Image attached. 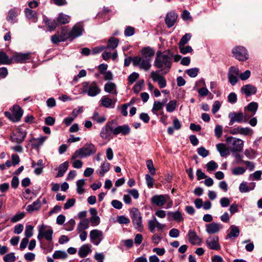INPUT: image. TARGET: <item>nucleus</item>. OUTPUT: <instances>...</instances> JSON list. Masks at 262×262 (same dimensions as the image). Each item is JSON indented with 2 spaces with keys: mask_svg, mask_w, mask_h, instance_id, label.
<instances>
[{
  "mask_svg": "<svg viewBox=\"0 0 262 262\" xmlns=\"http://www.w3.org/2000/svg\"><path fill=\"white\" fill-rule=\"evenodd\" d=\"M173 53L170 50L164 51L158 50L156 53L154 66L160 70L163 74L168 73L172 64Z\"/></svg>",
  "mask_w": 262,
  "mask_h": 262,
  "instance_id": "nucleus-1",
  "label": "nucleus"
},
{
  "mask_svg": "<svg viewBox=\"0 0 262 262\" xmlns=\"http://www.w3.org/2000/svg\"><path fill=\"white\" fill-rule=\"evenodd\" d=\"M97 151L95 146L92 143L86 144L85 145L76 150L71 157V160H73L77 158H83L88 157L94 154Z\"/></svg>",
  "mask_w": 262,
  "mask_h": 262,
  "instance_id": "nucleus-2",
  "label": "nucleus"
},
{
  "mask_svg": "<svg viewBox=\"0 0 262 262\" xmlns=\"http://www.w3.org/2000/svg\"><path fill=\"white\" fill-rule=\"evenodd\" d=\"M24 111L19 105H14L11 112L6 111L4 112L5 116L13 122H18L20 120L23 115Z\"/></svg>",
  "mask_w": 262,
  "mask_h": 262,
  "instance_id": "nucleus-3",
  "label": "nucleus"
},
{
  "mask_svg": "<svg viewBox=\"0 0 262 262\" xmlns=\"http://www.w3.org/2000/svg\"><path fill=\"white\" fill-rule=\"evenodd\" d=\"M82 92L87 93L89 96L94 97L99 94L101 90L95 81L84 82L82 83Z\"/></svg>",
  "mask_w": 262,
  "mask_h": 262,
  "instance_id": "nucleus-4",
  "label": "nucleus"
},
{
  "mask_svg": "<svg viewBox=\"0 0 262 262\" xmlns=\"http://www.w3.org/2000/svg\"><path fill=\"white\" fill-rule=\"evenodd\" d=\"M226 141L228 144H230L229 148L232 152H241L243 150L244 141L242 139L230 136L227 137Z\"/></svg>",
  "mask_w": 262,
  "mask_h": 262,
  "instance_id": "nucleus-5",
  "label": "nucleus"
},
{
  "mask_svg": "<svg viewBox=\"0 0 262 262\" xmlns=\"http://www.w3.org/2000/svg\"><path fill=\"white\" fill-rule=\"evenodd\" d=\"M130 213L134 226L138 231L142 232L143 230V226L140 212L137 208H134L130 211Z\"/></svg>",
  "mask_w": 262,
  "mask_h": 262,
  "instance_id": "nucleus-6",
  "label": "nucleus"
},
{
  "mask_svg": "<svg viewBox=\"0 0 262 262\" xmlns=\"http://www.w3.org/2000/svg\"><path fill=\"white\" fill-rule=\"evenodd\" d=\"M27 132L26 130H23L20 127H18L11 133L10 135V140L12 142L20 144L24 141Z\"/></svg>",
  "mask_w": 262,
  "mask_h": 262,
  "instance_id": "nucleus-7",
  "label": "nucleus"
},
{
  "mask_svg": "<svg viewBox=\"0 0 262 262\" xmlns=\"http://www.w3.org/2000/svg\"><path fill=\"white\" fill-rule=\"evenodd\" d=\"M232 53L236 59L239 61H246L248 59V54L246 49L242 46H237L232 49Z\"/></svg>",
  "mask_w": 262,
  "mask_h": 262,
  "instance_id": "nucleus-8",
  "label": "nucleus"
},
{
  "mask_svg": "<svg viewBox=\"0 0 262 262\" xmlns=\"http://www.w3.org/2000/svg\"><path fill=\"white\" fill-rule=\"evenodd\" d=\"M150 59H143L139 56L133 58V64L134 66H139L140 69L145 71L148 70L151 67Z\"/></svg>",
  "mask_w": 262,
  "mask_h": 262,
  "instance_id": "nucleus-9",
  "label": "nucleus"
},
{
  "mask_svg": "<svg viewBox=\"0 0 262 262\" xmlns=\"http://www.w3.org/2000/svg\"><path fill=\"white\" fill-rule=\"evenodd\" d=\"M46 228L47 226L44 224L39 226L38 228V234L37 235V238L39 240H41L43 237H44L48 241H52L53 231L51 228L48 230H46Z\"/></svg>",
  "mask_w": 262,
  "mask_h": 262,
  "instance_id": "nucleus-10",
  "label": "nucleus"
},
{
  "mask_svg": "<svg viewBox=\"0 0 262 262\" xmlns=\"http://www.w3.org/2000/svg\"><path fill=\"white\" fill-rule=\"evenodd\" d=\"M230 118L229 125H233L235 122L242 123L243 122H246L248 121L247 119L245 118L244 114L242 112H232L229 114Z\"/></svg>",
  "mask_w": 262,
  "mask_h": 262,
  "instance_id": "nucleus-11",
  "label": "nucleus"
},
{
  "mask_svg": "<svg viewBox=\"0 0 262 262\" xmlns=\"http://www.w3.org/2000/svg\"><path fill=\"white\" fill-rule=\"evenodd\" d=\"M219 241V238L217 236H210L206 239V244L210 249L219 250L221 249V246Z\"/></svg>",
  "mask_w": 262,
  "mask_h": 262,
  "instance_id": "nucleus-12",
  "label": "nucleus"
},
{
  "mask_svg": "<svg viewBox=\"0 0 262 262\" xmlns=\"http://www.w3.org/2000/svg\"><path fill=\"white\" fill-rule=\"evenodd\" d=\"M90 237L91 242L95 245H98L103 238L102 231L94 229L90 231Z\"/></svg>",
  "mask_w": 262,
  "mask_h": 262,
  "instance_id": "nucleus-13",
  "label": "nucleus"
},
{
  "mask_svg": "<svg viewBox=\"0 0 262 262\" xmlns=\"http://www.w3.org/2000/svg\"><path fill=\"white\" fill-rule=\"evenodd\" d=\"M169 198V197L168 195L156 194L151 198L150 201L152 204L158 207H162L165 205L167 199Z\"/></svg>",
  "mask_w": 262,
  "mask_h": 262,
  "instance_id": "nucleus-14",
  "label": "nucleus"
},
{
  "mask_svg": "<svg viewBox=\"0 0 262 262\" xmlns=\"http://www.w3.org/2000/svg\"><path fill=\"white\" fill-rule=\"evenodd\" d=\"M159 72L152 71L150 73V77L154 81H157L159 87L162 89L166 86V81L163 76L159 75Z\"/></svg>",
  "mask_w": 262,
  "mask_h": 262,
  "instance_id": "nucleus-15",
  "label": "nucleus"
},
{
  "mask_svg": "<svg viewBox=\"0 0 262 262\" xmlns=\"http://www.w3.org/2000/svg\"><path fill=\"white\" fill-rule=\"evenodd\" d=\"M83 31V26L81 23H77L75 25L71 31H70L71 35V40H73L76 37H78L82 35Z\"/></svg>",
  "mask_w": 262,
  "mask_h": 262,
  "instance_id": "nucleus-16",
  "label": "nucleus"
},
{
  "mask_svg": "<svg viewBox=\"0 0 262 262\" xmlns=\"http://www.w3.org/2000/svg\"><path fill=\"white\" fill-rule=\"evenodd\" d=\"M30 58V55L29 53H17L12 55L11 60L12 62L13 61L16 63H24Z\"/></svg>",
  "mask_w": 262,
  "mask_h": 262,
  "instance_id": "nucleus-17",
  "label": "nucleus"
},
{
  "mask_svg": "<svg viewBox=\"0 0 262 262\" xmlns=\"http://www.w3.org/2000/svg\"><path fill=\"white\" fill-rule=\"evenodd\" d=\"M257 89L254 85L248 84L243 85L241 89V92L244 94L246 97H249L256 94Z\"/></svg>",
  "mask_w": 262,
  "mask_h": 262,
  "instance_id": "nucleus-18",
  "label": "nucleus"
},
{
  "mask_svg": "<svg viewBox=\"0 0 262 262\" xmlns=\"http://www.w3.org/2000/svg\"><path fill=\"white\" fill-rule=\"evenodd\" d=\"M20 12V10L18 8H14L10 9L7 16V20L12 24L16 23L17 21L16 17Z\"/></svg>",
  "mask_w": 262,
  "mask_h": 262,
  "instance_id": "nucleus-19",
  "label": "nucleus"
},
{
  "mask_svg": "<svg viewBox=\"0 0 262 262\" xmlns=\"http://www.w3.org/2000/svg\"><path fill=\"white\" fill-rule=\"evenodd\" d=\"M189 242L193 245H200L202 242L201 239L198 236L196 233L193 230H189L188 234Z\"/></svg>",
  "mask_w": 262,
  "mask_h": 262,
  "instance_id": "nucleus-20",
  "label": "nucleus"
},
{
  "mask_svg": "<svg viewBox=\"0 0 262 262\" xmlns=\"http://www.w3.org/2000/svg\"><path fill=\"white\" fill-rule=\"evenodd\" d=\"M130 132V128L127 124L118 126L115 128L114 135L117 136L119 134H121L123 136L128 135Z\"/></svg>",
  "mask_w": 262,
  "mask_h": 262,
  "instance_id": "nucleus-21",
  "label": "nucleus"
},
{
  "mask_svg": "<svg viewBox=\"0 0 262 262\" xmlns=\"http://www.w3.org/2000/svg\"><path fill=\"white\" fill-rule=\"evenodd\" d=\"M178 15L174 12L167 13L165 21L168 28L172 27L175 24Z\"/></svg>",
  "mask_w": 262,
  "mask_h": 262,
  "instance_id": "nucleus-22",
  "label": "nucleus"
},
{
  "mask_svg": "<svg viewBox=\"0 0 262 262\" xmlns=\"http://www.w3.org/2000/svg\"><path fill=\"white\" fill-rule=\"evenodd\" d=\"M116 101V99L113 101L106 96H103L101 99V103L102 106L106 108H114Z\"/></svg>",
  "mask_w": 262,
  "mask_h": 262,
  "instance_id": "nucleus-23",
  "label": "nucleus"
},
{
  "mask_svg": "<svg viewBox=\"0 0 262 262\" xmlns=\"http://www.w3.org/2000/svg\"><path fill=\"white\" fill-rule=\"evenodd\" d=\"M221 225L216 223H212L206 225V231L210 234H214L218 232L221 228Z\"/></svg>",
  "mask_w": 262,
  "mask_h": 262,
  "instance_id": "nucleus-24",
  "label": "nucleus"
},
{
  "mask_svg": "<svg viewBox=\"0 0 262 262\" xmlns=\"http://www.w3.org/2000/svg\"><path fill=\"white\" fill-rule=\"evenodd\" d=\"M46 139V137L33 138L30 141L31 142V145L33 148L39 149V147L42 145Z\"/></svg>",
  "mask_w": 262,
  "mask_h": 262,
  "instance_id": "nucleus-25",
  "label": "nucleus"
},
{
  "mask_svg": "<svg viewBox=\"0 0 262 262\" xmlns=\"http://www.w3.org/2000/svg\"><path fill=\"white\" fill-rule=\"evenodd\" d=\"M119 42V39L114 37H111L108 40L107 46H105V49H108L113 50L117 48Z\"/></svg>",
  "mask_w": 262,
  "mask_h": 262,
  "instance_id": "nucleus-26",
  "label": "nucleus"
},
{
  "mask_svg": "<svg viewBox=\"0 0 262 262\" xmlns=\"http://www.w3.org/2000/svg\"><path fill=\"white\" fill-rule=\"evenodd\" d=\"M25 12L26 16L28 19L31 20L33 22H36L37 21V17L36 11L32 10L31 9L26 8Z\"/></svg>",
  "mask_w": 262,
  "mask_h": 262,
  "instance_id": "nucleus-27",
  "label": "nucleus"
},
{
  "mask_svg": "<svg viewBox=\"0 0 262 262\" xmlns=\"http://www.w3.org/2000/svg\"><path fill=\"white\" fill-rule=\"evenodd\" d=\"M110 169V164L105 160L100 166V169L97 170V173L99 176L102 177Z\"/></svg>",
  "mask_w": 262,
  "mask_h": 262,
  "instance_id": "nucleus-28",
  "label": "nucleus"
},
{
  "mask_svg": "<svg viewBox=\"0 0 262 262\" xmlns=\"http://www.w3.org/2000/svg\"><path fill=\"white\" fill-rule=\"evenodd\" d=\"M104 91L108 93H112L114 95L117 94L116 85L113 82H107L104 85Z\"/></svg>",
  "mask_w": 262,
  "mask_h": 262,
  "instance_id": "nucleus-29",
  "label": "nucleus"
},
{
  "mask_svg": "<svg viewBox=\"0 0 262 262\" xmlns=\"http://www.w3.org/2000/svg\"><path fill=\"white\" fill-rule=\"evenodd\" d=\"M71 20V17L69 15H66L62 13H60L58 14L57 18V21L58 23L60 25H64L70 22Z\"/></svg>",
  "mask_w": 262,
  "mask_h": 262,
  "instance_id": "nucleus-30",
  "label": "nucleus"
},
{
  "mask_svg": "<svg viewBox=\"0 0 262 262\" xmlns=\"http://www.w3.org/2000/svg\"><path fill=\"white\" fill-rule=\"evenodd\" d=\"M216 148L222 157H225L229 154V149L224 143H219L216 145Z\"/></svg>",
  "mask_w": 262,
  "mask_h": 262,
  "instance_id": "nucleus-31",
  "label": "nucleus"
},
{
  "mask_svg": "<svg viewBox=\"0 0 262 262\" xmlns=\"http://www.w3.org/2000/svg\"><path fill=\"white\" fill-rule=\"evenodd\" d=\"M60 36V38L62 40V41H64L67 39L71 40V35L70 32L68 31L66 27H64L62 28L60 32H58Z\"/></svg>",
  "mask_w": 262,
  "mask_h": 262,
  "instance_id": "nucleus-32",
  "label": "nucleus"
},
{
  "mask_svg": "<svg viewBox=\"0 0 262 262\" xmlns=\"http://www.w3.org/2000/svg\"><path fill=\"white\" fill-rule=\"evenodd\" d=\"M142 54L146 59H150L155 55V51L152 48L148 47L144 48L142 50Z\"/></svg>",
  "mask_w": 262,
  "mask_h": 262,
  "instance_id": "nucleus-33",
  "label": "nucleus"
},
{
  "mask_svg": "<svg viewBox=\"0 0 262 262\" xmlns=\"http://www.w3.org/2000/svg\"><path fill=\"white\" fill-rule=\"evenodd\" d=\"M89 227V220L88 219H85L78 224L77 228V231L78 233L84 231Z\"/></svg>",
  "mask_w": 262,
  "mask_h": 262,
  "instance_id": "nucleus-34",
  "label": "nucleus"
},
{
  "mask_svg": "<svg viewBox=\"0 0 262 262\" xmlns=\"http://www.w3.org/2000/svg\"><path fill=\"white\" fill-rule=\"evenodd\" d=\"M91 251V250L89 245H84L80 248L78 251V255L80 257L83 258L86 257Z\"/></svg>",
  "mask_w": 262,
  "mask_h": 262,
  "instance_id": "nucleus-35",
  "label": "nucleus"
},
{
  "mask_svg": "<svg viewBox=\"0 0 262 262\" xmlns=\"http://www.w3.org/2000/svg\"><path fill=\"white\" fill-rule=\"evenodd\" d=\"M68 167L69 162L68 161H66L64 163L60 164L58 167V171L56 177H62L64 175L66 171L67 170Z\"/></svg>",
  "mask_w": 262,
  "mask_h": 262,
  "instance_id": "nucleus-36",
  "label": "nucleus"
},
{
  "mask_svg": "<svg viewBox=\"0 0 262 262\" xmlns=\"http://www.w3.org/2000/svg\"><path fill=\"white\" fill-rule=\"evenodd\" d=\"M11 63V58L9 59L5 52H0V64H9Z\"/></svg>",
  "mask_w": 262,
  "mask_h": 262,
  "instance_id": "nucleus-37",
  "label": "nucleus"
},
{
  "mask_svg": "<svg viewBox=\"0 0 262 262\" xmlns=\"http://www.w3.org/2000/svg\"><path fill=\"white\" fill-rule=\"evenodd\" d=\"M231 231L227 235V238H231L232 237H237L239 234V228L235 226L232 225L230 227Z\"/></svg>",
  "mask_w": 262,
  "mask_h": 262,
  "instance_id": "nucleus-38",
  "label": "nucleus"
},
{
  "mask_svg": "<svg viewBox=\"0 0 262 262\" xmlns=\"http://www.w3.org/2000/svg\"><path fill=\"white\" fill-rule=\"evenodd\" d=\"M55 19H47L45 20L46 26H48V30L50 31L55 29L57 26V23Z\"/></svg>",
  "mask_w": 262,
  "mask_h": 262,
  "instance_id": "nucleus-39",
  "label": "nucleus"
},
{
  "mask_svg": "<svg viewBox=\"0 0 262 262\" xmlns=\"http://www.w3.org/2000/svg\"><path fill=\"white\" fill-rule=\"evenodd\" d=\"M68 256V254L66 253V252L64 251H61V250H56L54 252V253L53 254V257L54 259H64L67 258Z\"/></svg>",
  "mask_w": 262,
  "mask_h": 262,
  "instance_id": "nucleus-40",
  "label": "nucleus"
},
{
  "mask_svg": "<svg viewBox=\"0 0 262 262\" xmlns=\"http://www.w3.org/2000/svg\"><path fill=\"white\" fill-rule=\"evenodd\" d=\"M40 207V202L39 200H37L34 201L32 204L28 205L27 208V210L28 212H32L38 210Z\"/></svg>",
  "mask_w": 262,
  "mask_h": 262,
  "instance_id": "nucleus-41",
  "label": "nucleus"
},
{
  "mask_svg": "<svg viewBox=\"0 0 262 262\" xmlns=\"http://www.w3.org/2000/svg\"><path fill=\"white\" fill-rule=\"evenodd\" d=\"M92 119L97 123H102L106 120V118L104 116H100L97 112H95L92 117Z\"/></svg>",
  "mask_w": 262,
  "mask_h": 262,
  "instance_id": "nucleus-42",
  "label": "nucleus"
},
{
  "mask_svg": "<svg viewBox=\"0 0 262 262\" xmlns=\"http://www.w3.org/2000/svg\"><path fill=\"white\" fill-rule=\"evenodd\" d=\"M85 184V180L80 179L77 181V191L78 194H82L84 192L83 187Z\"/></svg>",
  "mask_w": 262,
  "mask_h": 262,
  "instance_id": "nucleus-43",
  "label": "nucleus"
},
{
  "mask_svg": "<svg viewBox=\"0 0 262 262\" xmlns=\"http://www.w3.org/2000/svg\"><path fill=\"white\" fill-rule=\"evenodd\" d=\"M157 222V220L155 216H153V219L149 220L148 222V228L149 230L151 233H154L155 231V228L156 227V223Z\"/></svg>",
  "mask_w": 262,
  "mask_h": 262,
  "instance_id": "nucleus-44",
  "label": "nucleus"
},
{
  "mask_svg": "<svg viewBox=\"0 0 262 262\" xmlns=\"http://www.w3.org/2000/svg\"><path fill=\"white\" fill-rule=\"evenodd\" d=\"M117 122L115 120H111V121H108L106 125H105V127L110 132H112L113 134H114V125H117Z\"/></svg>",
  "mask_w": 262,
  "mask_h": 262,
  "instance_id": "nucleus-45",
  "label": "nucleus"
},
{
  "mask_svg": "<svg viewBox=\"0 0 262 262\" xmlns=\"http://www.w3.org/2000/svg\"><path fill=\"white\" fill-rule=\"evenodd\" d=\"M177 101L175 100L170 101L166 105V111L168 112H173L176 108Z\"/></svg>",
  "mask_w": 262,
  "mask_h": 262,
  "instance_id": "nucleus-46",
  "label": "nucleus"
},
{
  "mask_svg": "<svg viewBox=\"0 0 262 262\" xmlns=\"http://www.w3.org/2000/svg\"><path fill=\"white\" fill-rule=\"evenodd\" d=\"M3 260L5 262H14L16 260L14 253L11 252L6 254L3 257Z\"/></svg>",
  "mask_w": 262,
  "mask_h": 262,
  "instance_id": "nucleus-47",
  "label": "nucleus"
},
{
  "mask_svg": "<svg viewBox=\"0 0 262 262\" xmlns=\"http://www.w3.org/2000/svg\"><path fill=\"white\" fill-rule=\"evenodd\" d=\"M100 137L104 140L110 138L111 135V132L107 130L105 127H103L100 132Z\"/></svg>",
  "mask_w": 262,
  "mask_h": 262,
  "instance_id": "nucleus-48",
  "label": "nucleus"
},
{
  "mask_svg": "<svg viewBox=\"0 0 262 262\" xmlns=\"http://www.w3.org/2000/svg\"><path fill=\"white\" fill-rule=\"evenodd\" d=\"M75 225V221L74 219H72L70 220L65 225L64 229L67 231H72Z\"/></svg>",
  "mask_w": 262,
  "mask_h": 262,
  "instance_id": "nucleus-49",
  "label": "nucleus"
},
{
  "mask_svg": "<svg viewBox=\"0 0 262 262\" xmlns=\"http://www.w3.org/2000/svg\"><path fill=\"white\" fill-rule=\"evenodd\" d=\"M168 214H172V216L173 219L174 221H176L178 222H181L183 220V217L182 216V213L179 211H175L174 212H168Z\"/></svg>",
  "mask_w": 262,
  "mask_h": 262,
  "instance_id": "nucleus-50",
  "label": "nucleus"
},
{
  "mask_svg": "<svg viewBox=\"0 0 262 262\" xmlns=\"http://www.w3.org/2000/svg\"><path fill=\"white\" fill-rule=\"evenodd\" d=\"M191 37V35L190 34L187 33L185 34L180 39L178 46H185L188 41L190 40Z\"/></svg>",
  "mask_w": 262,
  "mask_h": 262,
  "instance_id": "nucleus-51",
  "label": "nucleus"
},
{
  "mask_svg": "<svg viewBox=\"0 0 262 262\" xmlns=\"http://www.w3.org/2000/svg\"><path fill=\"white\" fill-rule=\"evenodd\" d=\"M198 154L201 157L205 158L209 154V151L204 147L201 146L197 149Z\"/></svg>",
  "mask_w": 262,
  "mask_h": 262,
  "instance_id": "nucleus-52",
  "label": "nucleus"
},
{
  "mask_svg": "<svg viewBox=\"0 0 262 262\" xmlns=\"http://www.w3.org/2000/svg\"><path fill=\"white\" fill-rule=\"evenodd\" d=\"M25 216V213L24 212L16 213L11 219V222L12 223H16L23 219Z\"/></svg>",
  "mask_w": 262,
  "mask_h": 262,
  "instance_id": "nucleus-53",
  "label": "nucleus"
},
{
  "mask_svg": "<svg viewBox=\"0 0 262 262\" xmlns=\"http://www.w3.org/2000/svg\"><path fill=\"white\" fill-rule=\"evenodd\" d=\"M180 52L183 54H186L188 53H191L193 51L192 48L189 46H179Z\"/></svg>",
  "mask_w": 262,
  "mask_h": 262,
  "instance_id": "nucleus-54",
  "label": "nucleus"
},
{
  "mask_svg": "<svg viewBox=\"0 0 262 262\" xmlns=\"http://www.w3.org/2000/svg\"><path fill=\"white\" fill-rule=\"evenodd\" d=\"M146 166L151 174L154 175L156 173V169L155 168L152 160H148L146 161Z\"/></svg>",
  "mask_w": 262,
  "mask_h": 262,
  "instance_id": "nucleus-55",
  "label": "nucleus"
},
{
  "mask_svg": "<svg viewBox=\"0 0 262 262\" xmlns=\"http://www.w3.org/2000/svg\"><path fill=\"white\" fill-rule=\"evenodd\" d=\"M145 180L146 184L149 188H151L154 186V180L153 178L149 174L145 176Z\"/></svg>",
  "mask_w": 262,
  "mask_h": 262,
  "instance_id": "nucleus-56",
  "label": "nucleus"
},
{
  "mask_svg": "<svg viewBox=\"0 0 262 262\" xmlns=\"http://www.w3.org/2000/svg\"><path fill=\"white\" fill-rule=\"evenodd\" d=\"M139 77L138 73L133 72L128 77V83L130 84H133Z\"/></svg>",
  "mask_w": 262,
  "mask_h": 262,
  "instance_id": "nucleus-57",
  "label": "nucleus"
},
{
  "mask_svg": "<svg viewBox=\"0 0 262 262\" xmlns=\"http://www.w3.org/2000/svg\"><path fill=\"white\" fill-rule=\"evenodd\" d=\"M135 29L131 26H127L124 30V35L125 36H131L135 34Z\"/></svg>",
  "mask_w": 262,
  "mask_h": 262,
  "instance_id": "nucleus-58",
  "label": "nucleus"
},
{
  "mask_svg": "<svg viewBox=\"0 0 262 262\" xmlns=\"http://www.w3.org/2000/svg\"><path fill=\"white\" fill-rule=\"evenodd\" d=\"M258 108V104L255 102H250L247 106V109L254 114L255 113Z\"/></svg>",
  "mask_w": 262,
  "mask_h": 262,
  "instance_id": "nucleus-59",
  "label": "nucleus"
},
{
  "mask_svg": "<svg viewBox=\"0 0 262 262\" xmlns=\"http://www.w3.org/2000/svg\"><path fill=\"white\" fill-rule=\"evenodd\" d=\"M206 166L208 171H213L217 168L218 165L214 161H211L206 164Z\"/></svg>",
  "mask_w": 262,
  "mask_h": 262,
  "instance_id": "nucleus-60",
  "label": "nucleus"
},
{
  "mask_svg": "<svg viewBox=\"0 0 262 262\" xmlns=\"http://www.w3.org/2000/svg\"><path fill=\"white\" fill-rule=\"evenodd\" d=\"M246 169L242 167H237L233 168L232 170L233 174L237 176L243 174L245 172Z\"/></svg>",
  "mask_w": 262,
  "mask_h": 262,
  "instance_id": "nucleus-61",
  "label": "nucleus"
},
{
  "mask_svg": "<svg viewBox=\"0 0 262 262\" xmlns=\"http://www.w3.org/2000/svg\"><path fill=\"white\" fill-rule=\"evenodd\" d=\"M163 106L161 103V102L158 101H155L152 108V113L155 114V112L159 111L162 109Z\"/></svg>",
  "mask_w": 262,
  "mask_h": 262,
  "instance_id": "nucleus-62",
  "label": "nucleus"
},
{
  "mask_svg": "<svg viewBox=\"0 0 262 262\" xmlns=\"http://www.w3.org/2000/svg\"><path fill=\"white\" fill-rule=\"evenodd\" d=\"M33 227L31 225H28L26 227L25 236L26 238H30L33 235Z\"/></svg>",
  "mask_w": 262,
  "mask_h": 262,
  "instance_id": "nucleus-63",
  "label": "nucleus"
},
{
  "mask_svg": "<svg viewBox=\"0 0 262 262\" xmlns=\"http://www.w3.org/2000/svg\"><path fill=\"white\" fill-rule=\"evenodd\" d=\"M223 133V127L220 125H216L214 129V134L216 138H220Z\"/></svg>",
  "mask_w": 262,
  "mask_h": 262,
  "instance_id": "nucleus-64",
  "label": "nucleus"
}]
</instances>
